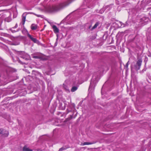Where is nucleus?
<instances>
[{
	"label": "nucleus",
	"mask_w": 151,
	"mask_h": 151,
	"mask_svg": "<svg viewBox=\"0 0 151 151\" xmlns=\"http://www.w3.org/2000/svg\"><path fill=\"white\" fill-rule=\"evenodd\" d=\"M60 5L53 6L49 8L48 11L50 13L55 12L58 11L60 9Z\"/></svg>",
	"instance_id": "nucleus-1"
},
{
	"label": "nucleus",
	"mask_w": 151,
	"mask_h": 151,
	"mask_svg": "<svg viewBox=\"0 0 151 151\" xmlns=\"http://www.w3.org/2000/svg\"><path fill=\"white\" fill-rule=\"evenodd\" d=\"M142 62V60L141 58L139 59L137 61L136 65L135 66V69L136 70H138L140 69Z\"/></svg>",
	"instance_id": "nucleus-2"
},
{
	"label": "nucleus",
	"mask_w": 151,
	"mask_h": 151,
	"mask_svg": "<svg viewBox=\"0 0 151 151\" xmlns=\"http://www.w3.org/2000/svg\"><path fill=\"white\" fill-rule=\"evenodd\" d=\"M27 35L29 38L34 43H36L37 42V40L35 38L33 37L29 33H28Z\"/></svg>",
	"instance_id": "nucleus-3"
},
{
	"label": "nucleus",
	"mask_w": 151,
	"mask_h": 151,
	"mask_svg": "<svg viewBox=\"0 0 151 151\" xmlns=\"http://www.w3.org/2000/svg\"><path fill=\"white\" fill-rule=\"evenodd\" d=\"M52 28L53 29V31L55 33H58L59 32V30L58 28L57 27V26L55 25H54L52 26Z\"/></svg>",
	"instance_id": "nucleus-4"
},
{
	"label": "nucleus",
	"mask_w": 151,
	"mask_h": 151,
	"mask_svg": "<svg viewBox=\"0 0 151 151\" xmlns=\"http://www.w3.org/2000/svg\"><path fill=\"white\" fill-rule=\"evenodd\" d=\"M22 151H32V150L28 147L27 146L25 145L23 147Z\"/></svg>",
	"instance_id": "nucleus-5"
},
{
	"label": "nucleus",
	"mask_w": 151,
	"mask_h": 151,
	"mask_svg": "<svg viewBox=\"0 0 151 151\" xmlns=\"http://www.w3.org/2000/svg\"><path fill=\"white\" fill-rule=\"evenodd\" d=\"M37 28V24H32L31 26V28L32 30H35Z\"/></svg>",
	"instance_id": "nucleus-6"
},
{
	"label": "nucleus",
	"mask_w": 151,
	"mask_h": 151,
	"mask_svg": "<svg viewBox=\"0 0 151 151\" xmlns=\"http://www.w3.org/2000/svg\"><path fill=\"white\" fill-rule=\"evenodd\" d=\"M26 19V16H24V14H23V15H22V22L23 25H24L25 24Z\"/></svg>",
	"instance_id": "nucleus-7"
},
{
	"label": "nucleus",
	"mask_w": 151,
	"mask_h": 151,
	"mask_svg": "<svg viewBox=\"0 0 151 151\" xmlns=\"http://www.w3.org/2000/svg\"><path fill=\"white\" fill-rule=\"evenodd\" d=\"M77 87L76 86H73L71 89V91L74 92L77 89Z\"/></svg>",
	"instance_id": "nucleus-8"
},
{
	"label": "nucleus",
	"mask_w": 151,
	"mask_h": 151,
	"mask_svg": "<svg viewBox=\"0 0 151 151\" xmlns=\"http://www.w3.org/2000/svg\"><path fill=\"white\" fill-rule=\"evenodd\" d=\"M99 24V22H96V23L95 24V25L93 26L92 28V29H95L98 26Z\"/></svg>",
	"instance_id": "nucleus-9"
},
{
	"label": "nucleus",
	"mask_w": 151,
	"mask_h": 151,
	"mask_svg": "<svg viewBox=\"0 0 151 151\" xmlns=\"http://www.w3.org/2000/svg\"><path fill=\"white\" fill-rule=\"evenodd\" d=\"M93 144V143H91V142H84L83 143V145H91Z\"/></svg>",
	"instance_id": "nucleus-10"
},
{
	"label": "nucleus",
	"mask_w": 151,
	"mask_h": 151,
	"mask_svg": "<svg viewBox=\"0 0 151 151\" xmlns=\"http://www.w3.org/2000/svg\"><path fill=\"white\" fill-rule=\"evenodd\" d=\"M31 14H33L35 15V16H37V17H41L42 15H40L37 14H35V13H32Z\"/></svg>",
	"instance_id": "nucleus-11"
},
{
	"label": "nucleus",
	"mask_w": 151,
	"mask_h": 151,
	"mask_svg": "<svg viewBox=\"0 0 151 151\" xmlns=\"http://www.w3.org/2000/svg\"><path fill=\"white\" fill-rule=\"evenodd\" d=\"M33 58L36 59H40V57L38 56H34L33 57Z\"/></svg>",
	"instance_id": "nucleus-12"
},
{
	"label": "nucleus",
	"mask_w": 151,
	"mask_h": 151,
	"mask_svg": "<svg viewBox=\"0 0 151 151\" xmlns=\"http://www.w3.org/2000/svg\"><path fill=\"white\" fill-rule=\"evenodd\" d=\"M65 148L64 147H62V148H60L58 151H62V150H65Z\"/></svg>",
	"instance_id": "nucleus-13"
},
{
	"label": "nucleus",
	"mask_w": 151,
	"mask_h": 151,
	"mask_svg": "<svg viewBox=\"0 0 151 151\" xmlns=\"http://www.w3.org/2000/svg\"><path fill=\"white\" fill-rule=\"evenodd\" d=\"M65 148L64 147H62V148H60L58 151H62V150H65Z\"/></svg>",
	"instance_id": "nucleus-14"
},
{
	"label": "nucleus",
	"mask_w": 151,
	"mask_h": 151,
	"mask_svg": "<svg viewBox=\"0 0 151 151\" xmlns=\"http://www.w3.org/2000/svg\"><path fill=\"white\" fill-rule=\"evenodd\" d=\"M68 118L70 120H71L73 118V116L72 115H70V117H68Z\"/></svg>",
	"instance_id": "nucleus-15"
},
{
	"label": "nucleus",
	"mask_w": 151,
	"mask_h": 151,
	"mask_svg": "<svg viewBox=\"0 0 151 151\" xmlns=\"http://www.w3.org/2000/svg\"><path fill=\"white\" fill-rule=\"evenodd\" d=\"M69 120H70L68 118H67L66 119H65V122H67V121H69Z\"/></svg>",
	"instance_id": "nucleus-16"
},
{
	"label": "nucleus",
	"mask_w": 151,
	"mask_h": 151,
	"mask_svg": "<svg viewBox=\"0 0 151 151\" xmlns=\"http://www.w3.org/2000/svg\"><path fill=\"white\" fill-rule=\"evenodd\" d=\"M18 27V25L17 24H16V25L15 26V28H17Z\"/></svg>",
	"instance_id": "nucleus-17"
},
{
	"label": "nucleus",
	"mask_w": 151,
	"mask_h": 151,
	"mask_svg": "<svg viewBox=\"0 0 151 151\" xmlns=\"http://www.w3.org/2000/svg\"><path fill=\"white\" fill-rule=\"evenodd\" d=\"M0 130L1 131V132H3V130L2 129H0Z\"/></svg>",
	"instance_id": "nucleus-18"
},
{
	"label": "nucleus",
	"mask_w": 151,
	"mask_h": 151,
	"mask_svg": "<svg viewBox=\"0 0 151 151\" xmlns=\"http://www.w3.org/2000/svg\"><path fill=\"white\" fill-rule=\"evenodd\" d=\"M2 133L0 132V136H1L3 134H2Z\"/></svg>",
	"instance_id": "nucleus-19"
},
{
	"label": "nucleus",
	"mask_w": 151,
	"mask_h": 151,
	"mask_svg": "<svg viewBox=\"0 0 151 151\" xmlns=\"http://www.w3.org/2000/svg\"><path fill=\"white\" fill-rule=\"evenodd\" d=\"M6 135V137L7 136L9 135V133H7Z\"/></svg>",
	"instance_id": "nucleus-20"
},
{
	"label": "nucleus",
	"mask_w": 151,
	"mask_h": 151,
	"mask_svg": "<svg viewBox=\"0 0 151 151\" xmlns=\"http://www.w3.org/2000/svg\"><path fill=\"white\" fill-rule=\"evenodd\" d=\"M37 151H41V150H40V149H39L37 150Z\"/></svg>",
	"instance_id": "nucleus-21"
}]
</instances>
